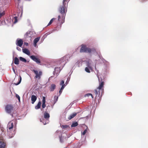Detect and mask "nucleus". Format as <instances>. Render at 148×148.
Returning a JSON list of instances; mask_svg holds the SVG:
<instances>
[{"label": "nucleus", "instance_id": "obj_7", "mask_svg": "<svg viewBox=\"0 0 148 148\" xmlns=\"http://www.w3.org/2000/svg\"><path fill=\"white\" fill-rule=\"evenodd\" d=\"M33 71L36 75L35 77L36 78H38L40 79V76L42 75V72L41 71H38L37 70H33Z\"/></svg>", "mask_w": 148, "mask_h": 148}, {"label": "nucleus", "instance_id": "obj_9", "mask_svg": "<svg viewBox=\"0 0 148 148\" xmlns=\"http://www.w3.org/2000/svg\"><path fill=\"white\" fill-rule=\"evenodd\" d=\"M62 69H60V67H56L55 68L54 71L53 72V74L54 75H56L57 76L60 72L61 71Z\"/></svg>", "mask_w": 148, "mask_h": 148}, {"label": "nucleus", "instance_id": "obj_20", "mask_svg": "<svg viewBox=\"0 0 148 148\" xmlns=\"http://www.w3.org/2000/svg\"><path fill=\"white\" fill-rule=\"evenodd\" d=\"M41 104V102L40 101H39L38 102V104L35 107V109L37 110L39 109L40 108Z\"/></svg>", "mask_w": 148, "mask_h": 148}, {"label": "nucleus", "instance_id": "obj_32", "mask_svg": "<svg viewBox=\"0 0 148 148\" xmlns=\"http://www.w3.org/2000/svg\"><path fill=\"white\" fill-rule=\"evenodd\" d=\"M15 20V21L14 22V23H15L17 21V17L16 16H15L13 17V20Z\"/></svg>", "mask_w": 148, "mask_h": 148}, {"label": "nucleus", "instance_id": "obj_17", "mask_svg": "<svg viewBox=\"0 0 148 148\" xmlns=\"http://www.w3.org/2000/svg\"><path fill=\"white\" fill-rule=\"evenodd\" d=\"M23 52L27 55H29L30 54V51L27 49L25 48L22 49Z\"/></svg>", "mask_w": 148, "mask_h": 148}, {"label": "nucleus", "instance_id": "obj_13", "mask_svg": "<svg viewBox=\"0 0 148 148\" xmlns=\"http://www.w3.org/2000/svg\"><path fill=\"white\" fill-rule=\"evenodd\" d=\"M40 38V37H37L35 38L34 41L33 45L34 46L36 47L37 46L36 43L39 41Z\"/></svg>", "mask_w": 148, "mask_h": 148}, {"label": "nucleus", "instance_id": "obj_37", "mask_svg": "<svg viewBox=\"0 0 148 148\" xmlns=\"http://www.w3.org/2000/svg\"><path fill=\"white\" fill-rule=\"evenodd\" d=\"M16 49L18 50L19 51H21V49L20 47H16Z\"/></svg>", "mask_w": 148, "mask_h": 148}, {"label": "nucleus", "instance_id": "obj_1", "mask_svg": "<svg viewBox=\"0 0 148 148\" xmlns=\"http://www.w3.org/2000/svg\"><path fill=\"white\" fill-rule=\"evenodd\" d=\"M104 85V82H101L99 84V86L97 89L95 90V93L96 95V96H99L100 95L101 92V95L103 89V87Z\"/></svg>", "mask_w": 148, "mask_h": 148}, {"label": "nucleus", "instance_id": "obj_43", "mask_svg": "<svg viewBox=\"0 0 148 148\" xmlns=\"http://www.w3.org/2000/svg\"><path fill=\"white\" fill-rule=\"evenodd\" d=\"M9 138H12V137H13V136H10V135H9Z\"/></svg>", "mask_w": 148, "mask_h": 148}, {"label": "nucleus", "instance_id": "obj_10", "mask_svg": "<svg viewBox=\"0 0 148 148\" xmlns=\"http://www.w3.org/2000/svg\"><path fill=\"white\" fill-rule=\"evenodd\" d=\"M15 123L14 121H12L9 122L7 125V128L9 130H10L13 128L14 127V123Z\"/></svg>", "mask_w": 148, "mask_h": 148}, {"label": "nucleus", "instance_id": "obj_45", "mask_svg": "<svg viewBox=\"0 0 148 148\" xmlns=\"http://www.w3.org/2000/svg\"><path fill=\"white\" fill-rule=\"evenodd\" d=\"M18 1H20V0H17Z\"/></svg>", "mask_w": 148, "mask_h": 148}, {"label": "nucleus", "instance_id": "obj_33", "mask_svg": "<svg viewBox=\"0 0 148 148\" xmlns=\"http://www.w3.org/2000/svg\"><path fill=\"white\" fill-rule=\"evenodd\" d=\"M87 130L86 129L83 132H82L81 134L82 135H84L87 132Z\"/></svg>", "mask_w": 148, "mask_h": 148}, {"label": "nucleus", "instance_id": "obj_2", "mask_svg": "<svg viewBox=\"0 0 148 148\" xmlns=\"http://www.w3.org/2000/svg\"><path fill=\"white\" fill-rule=\"evenodd\" d=\"M44 118L40 119V121L41 122H42L44 125H45L49 123L50 115L49 113L45 112L44 114Z\"/></svg>", "mask_w": 148, "mask_h": 148}, {"label": "nucleus", "instance_id": "obj_25", "mask_svg": "<svg viewBox=\"0 0 148 148\" xmlns=\"http://www.w3.org/2000/svg\"><path fill=\"white\" fill-rule=\"evenodd\" d=\"M64 82L63 80H62L60 83V85L62 86H63L64 88L66 86L65 83L64 84Z\"/></svg>", "mask_w": 148, "mask_h": 148}, {"label": "nucleus", "instance_id": "obj_42", "mask_svg": "<svg viewBox=\"0 0 148 148\" xmlns=\"http://www.w3.org/2000/svg\"><path fill=\"white\" fill-rule=\"evenodd\" d=\"M24 43L26 45H28V43H27V42H25Z\"/></svg>", "mask_w": 148, "mask_h": 148}, {"label": "nucleus", "instance_id": "obj_41", "mask_svg": "<svg viewBox=\"0 0 148 148\" xmlns=\"http://www.w3.org/2000/svg\"><path fill=\"white\" fill-rule=\"evenodd\" d=\"M13 71H14V73H15V69L13 68Z\"/></svg>", "mask_w": 148, "mask_h": 148}, {"label": "nucleus", "instance_id": "obj_27", "mask_svg": "<svg viewBox=\"0 0 148 148\" xmlns=\"http://www.w3.org/2000/svg\"><path fill=\"white\" fill-rule=\"evenodd\" d=\"M91 96L92 97V99H93V97L92 96V94H91V93H88V94H85V97H89V96Z\"/></svg>", "mask_w": 148, "mask_h": 148}, {"label": "nucleus", "instance_id": "obj_18", "mask_svg": "<svg viewBox=\"0 0 148 148\" xmlns=\"http://www.w3.org/2000/svg\"><path fill=\"white\" fill-rule=\"evenodd\" d=\"M5 146V143L3 141H0V148H4Z\"/></svg>", "mask_w": 148, "mask_h": 148}, {"label": "nucleus", "instance_id": "obj_24", "mask_svg": "<svg viewBox=\"0 0 148 148\" xmlns=\"http://www.w3.org/2000/svg\"><path fill=\"white\" fill-rule=\"evenodd\" d=\"M32 33V32H27L26 34V35L27 36V37H31V34Z\"/></svg>", "mask_w": 148, "mask_h": 148}, {"label": "nucleus", "instance_id": "obj_4", "mask_svg": "<svg viewBox=\"0 0 148 148\" xmlns=\"http://www.w3.org/2000/svg\"><path fill=\"white\" fill-rule=\"evenodd\" d=\"M56 134L58 136L61 142H63L64 139L66 138V134L64 133H62L59 131H57L56 132Z\"/></svg>", "mask_w": 148, "mask_h": 148}, {"label": "nucleus", "instance_id": "obj_28", "mask_svg": "<svg viewBox=\"0 0 148 148\" xmlns=\"http://www.w3.org/2000/svg\"><path fill=\"white\" fill-rule=\"evenodd\" d=\"M55 19L54 18H53L52 19H51V20L50 21V22L48 24L47 26H49L53 22V21Z\"/></svg>", "mask_w": 148, "mask_h": 148}, {"label": "nucleus", "instance_id": "obj_22", "mask_svg": "<svg viewBox=\"0 0 148 148\" xmlns=\"http://www.w3.org/2000/svg\"><path fill=\"white\" fill-rule=\"evenodd\" d=\"M78 125V123L77 122H74L72 123L71 125V127H75L77 126Z\"/></svg>", "mask_w": 148, "mask_h": 148}, {"label": "nucleus", "instance_id": "obj_30", "mask_svg": "<svg viewBox=\"0 0 148 148\" xmlns=\"http://www.w3.org/2000/svg\"><path fill=\"white\" fill-rule=\"evenodd\" d=\"M64 89V86H61V87L60 88V90L59 91V93L60 94H60H61V93H62V90Z\"/></svg>", "mask_w": 148, "mask_h": 148}, {"label": "nucleus", "instance_id": "obj_14", "mask_svg": "<svg viewBox=\"0 0 148 148\" xmlns=\"http://www.w3.org/2000/svg\"><path fill=\"white\" fill-rule=\"evenodd\" d=\"M45 97H42V107L44 108L46 107L45 105Z\"/></svg>", "mask_w": 148, "mask_h": 148}, {"label": "nucleus", "instance_id": "obj_3", "mask_svg": "<svg viewBox=\"0 0 148 148\" xmlns=\"http://www.w3.org/2000/svg\"><path fill=\"white\" fill-rule=\"evenodd\" d=\"M13 109V106L10 105H8L5 107L6 112L11 115L12 116H13V114L15 113Z\"/></svg>", "mask_w": 148, "mask_h": 148}, {"label": "nucleus", "instance_id": "obj_8", "mask_svg": "<svg viewBox=\"0 0 148 148\" xmlns=\"http://www.w3.org/2000/svg\"><path fill=\"white\" fill-rule=\"evenodd\" d=\"M30 58L34 61L36 62L37 63L39 64L40 63V60L34 56H31Z\"/></svg>", "mask_w": 148, "mask_h": 148}, {"label": "nucleus", "instance_id": "obj_12", "mask_svg": "<svg viewBox=\"0 0 148 148\" xmlns=\"http://www.w3.org/2000/svg\"><path fill=\"white\" fill-rule=\"evenodd\" d=\"M66 59V57L64 56L62 58L60 61V63L61 64H62V63L64 62L63 63H62V65H63V67L65 65L66 62H64L65 61Z\"/></svg>", "mask_w": 148, "mask_h": 148}, {"label": "nucleus", "instance_id": "obj_40", "mask_svg": "<svg viewBox=\"0 0 148 148\" xmlns=\"http://www.w3.org/2000/svg\"><path fill=\"white\" fill-rule=\"evenodd\" d=\"M22 13H23V12H22V10L21 11V15H20V17H21V16H22Z\"/></svg>", "mask_w": 148, "mask_h": 148}, {"label": "nucleus", "instance_id": "obj_6", "mask_svg": "<svg viewBox=\"0 0 148 148\" xmlns=\"http://www.w3.org/2000/svg\"><path fill=\"white\" fill-rule=\"evenodd\" d=\"M86 64L87 67H88L90 69L92 70V66H95V69H96V64L94 65L91 60H89L86 61Z\"/></svg>", "mask_w": 148, "mask_h": 148}, {"label": "nucleus", "instance_id": "obj_39", "mask_svg": "<svg viewBox=\"0 0 148 148\" xmlns=\"http://www.w3.org/2000/svg\"><path fill=\"white\" fill-rule=\"evenodd\" d=\"M61 18V16L60 15H59L58 17V21H60V19Z\"/></svg>", "mask_w": 148, "mask_h": 148}, {"label": "nucleus", "instance_id": "obj_26", "mask_svg": "<svg viewBox=\"0 0 148 148\" xmlns=\"http://www.w3.org/2000/svg\"><path fill=\"white\" fill-rule=\"evenodd\" d=\"M90 70H91V69H90L89 68L87 67L85 68V71L88 73H90Z\"/></svg>", "mask_w": 148, "mask_h": 148}, {"label": "nucleus", "instance_id": "obj_29", "mask_svg": "<svg viewBox=\"0 0 148 148\" xmlns=\"http://www.w3.org/2000/svg\"><path fill=\"white\" fill-rule=\"evenodd\" d=\"M21 76H20V79H19V81H18V82L16 83H15V84L16 85H18L21 82Z\"/></svg>", "mask_w": 148, "mask_h": 148}, {"label": "nucleus", "instance_id": "obj_23", "mask_svg": "<svg viewBox=\"0 0 148 148\" xmlns=\"http://www.w3.org/2000/svg\"><path fill=\"white\" fill-rule=\"evenodd\" d=\"M19 59L20 60V61H21L23 62H26L27 61V60L25 58L23 57H19Z\"/></svg>", "mask_w": 148, "mask_h": 148}, {"label": "nucleus", "instance_id": "obj_21", "mask_svg": "<svg viewBox=\"0 0 148 148\" xmlns=\"http://www.w3.org/2000/svg\"><path fill=\"white\" fill-rule=\"evenodd\" d=\"M14 63L15 64L18 65L19 64V60L16 57H15L14 60Z\"/></svg>", "mask_w": 148, "mask_h": 148}, {"label": "nucleus", "instance_id": "obj_38", "mask_svg": "<svg viewBox=\"0 0 148 148\" xmlns=\"http://www.w3.org/2000/svg\"><path fill=\"white\" fill-rule=\"evenodd\" d=\"M54 98H55V99H56V100H55V102H56V101H57L58 99V97L55 96L54 97Z\"/></svg>", "mask_w": 148, "mask_h": 148}, {"label": "nucleus", "instance_id": "obj_15", "mask_svg": "<svg viewBox=\"0 0 148 148\" xmlns=\"http://www.w3.org/2000/svg\"><path fill=\"white\" fill-rule=\"evenodd\" d=\"M37 99V97L34 95H32L31 96V99L32 103L34 104Z\"/></svg>", "mask_w": 148, "mask_h": 148}, {"label": "nucleus", "instance_id": "obj_31", "mask_svg": "<svg viewBox=\"0 0 148 148\" xmlns=\"http://www.w3.org/2000/svg\"><path fill=\"white\" fill-rule=\"evenodd\" d=\"M5 14V12L3 11V12L0 13V19Z\"/></svg>", "mask_w": 148, "mask_h": 148}, {"label": "nucleus", "instance_id": "obj_44", "mask_svg": "<svg viewBox=\"0 0 148 148\" xmlns=\"http://www.w3.org/2000/svg\"><path fill=\"white\" fill-rule=\"evenodd\" d=\"M8 133H9V132H10V131H8Z\"/></svg>", "mask_w": 148, "mask_h": 148}, {"label": "nucleus", "instance_id": "obj_19", "mask_svg": "<svg viewBox=\"0 0 148 148\" xmlns=\"http://www.w3.org/2000/svg\"><path fill=\"white\" fill-rule=\"evenodd\" d=\"M56 85L54 84H52L51 85L50 88V90L51 91H53L56 88Z\"/></svg>", "mask_w": 148, "mask_h": 148}, {"label": "nucleus", "instance_id": "obj_35", "mask_svg": "<svg viewBox=\"0 0 148 148\" xmlns=\"http://www.w3.org/2000/svg\"><path fill=\"white\" fill-rule=\"evenodd\" d=\"M68 127V126L67 125H62V127L63 129H65L67 128Z\"/></svg>", "mask_w": 148, "mask_h": 148}, {"label": "nucleus", "instance_id": "obj_36", "mask_svg": "<svg viewBox=\"0 0 148 148\" xmlns=\"http://www.w3.org/2000/svg\"><path fill=\"white\" fill-rule=\"evenodd\" d=\"M70 80V79L68 78L67 79V80L65 83L66 84V85L68 84Z\"/></svg>", "mask_w": 148, "mask_h": 148}, {"label": "nucleus", "instance_id": "obj_11", "mask_svg": "<svg viewBox=\"0 0 148 148\" xmlns=\"http://www.w3.org/2000/svg\"><path fill=\"white\" fill-rule=\"evenodd\" d=\"M17 42L16 43V45L17 46H19V47H21L23 44V41L21 39H20L18 40H17Z\"/></svg>", "mask_w": 148, "mask_h": 148}, {"label": "nucleus", "instance_id": "obj_34", "mask_svg": "<svg viewBox=\"0 0 148 148\" xmlns=\"http://www.w3.org/2000/svg\"><path fill=\"white\" fill-rule=\"evenodd\" d=\"M16 97L18 99L19 102L20 101V96L17 94L16 95Z\"/></svg>", "mask_w": 148, "mask_h": 148}, {"label": "nucleus", "instance_id": "obj_46", "mask_svg": "<svg viewBox=\"0 0 148 148\" xmlns=\"http://www.w3.org/2000/svg\"><path fill=\"white\" fill-rule=\"evenodd\" d=\"M20 14V13H19L18 14Z\"/></svg>", "mask_w": 148, "mask_h": 148}, {"label": "nucleus", "instance_id": "obj_5", "mask_svg": "<svg viewBox=\"0 0 148 148\" xmlns=\"http://www.w3.org/2000/svg\"><path fill=\"white\" fill-rule=\"evenodd\" d=\"M92 49L90 48H87L84 45H82L80 50V52H88L90 53L91 52Z\"/></svg>", "mask_w": 148, "mask_h": 148}, {"label": "nucleus", "instance_id": "obj_16", "mask_svg": "<svg viewBox=\"0 0 148 148\" xmlns=\"http://www.w3.org/2000/svg\"><path fill=\"white\" fill-rule=\"evenodd\" d=\"M77 113H78V112H74L71 114L69 117L68 118V119H69V120H70L72 119V118H73L75 116H76L77 115Z\"/></svg>", "mask_w": 148, "mask_h": 148}]
</instances>
